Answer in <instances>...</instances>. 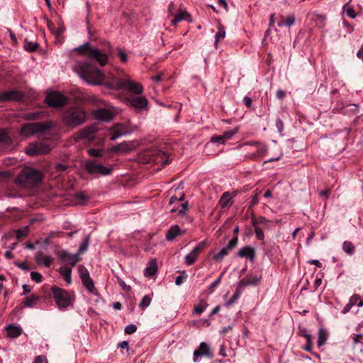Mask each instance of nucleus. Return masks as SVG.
<instances>
[{
	"label": "nucleus",
	"instance_id": "9",
	"mask_svg": "<svg viewBox=\"0 0 363 363\" xmlns=\"http://www.w3.org/2000/svg\"><path fill=\"white\" fill-rule=\"evenodd\" d=\"M78 272L82 284L86 289L89 293L97 295V289L95 287L93 279L90 277L88 269L84 266L80 265L78 268Z\"/></svg>",
	"mask_w": 363,
	"mask_h": 363
},
{
	"label": "nucleus",
	"instance_id": "49",
	"mask_svg": "<svg viewBox=\"0 0 363 363\" xmlns=\"http://www.w3.org/2000/svg\"><path fill=\"white\" fill-rule=\"evenodd\" d=\"M30 278L33 281H35L36 283H40L42 281V275L37 272H31Z\"/></svg>",
	"mask_w": 363,
	"mask_h": 363
},
{
	"label": "nucleus",
	"instance_id": "35",
	"mask_svg": "<svg viewBox=\"0 0 363 363\" xmlns=\"http://www.w3.org/2000/svg\"><path fill=\"white\" fill-rule=\"evenodd\" d=\"M225 37V28L221 26H218V31L215 35V44L216 45L220 41L223 40Z\"/></svg>",
	"mask_w": 363,
	"mask_h": 363
},
{
	"label": "nucleus",
	"instance_id": "54",
	"mask_svg": "<svg viewBox=\"0 0 363 363\" xmlns=\"http://www.w3.org/2000/svg\"><path fill=\"white\" fill-rule=\"evenodd\" d=\"M363 337L362 334H357L352 337L353 345L355 346L359 343H362L361 339Z\"/></svg>",
	"mask_w": 363,
	"mask_h": 363
},
{
	"label": "nucleus",
	"instance_id": "61",
	"mask_svg": "<svg viewBox=\"0 0 363 363\" xmlns=\"http://www.w3.org/2000/svg\"><path fill=\"white\" fill-rule=\"evenodd\" d=\"M118 281L119 285L122 287L123 290L129 291L130 289V286H128L123 280L118 277Z\"/></svg>",
	"mask_w": 363,
	"mask_h": 363
},
{
	"label": "nucleus",
	"instance_id": "44",
	"mask_svg": "<svg viewBox=\"0 0 363 363\" xmlns=\"http://www.w3.org/2000/svg\"><path fill=\"white\" fill-rule=\"evenodd\" d=\"M237 133V129L232 130H228L223 133L222 137L223 138V140L225 142L233 138V135H235Z\"/></svg>",
	"mask_w": 363,
	"mask_h": 363
},
{
	"label": "nucleus",
	"instance_id": "2",
	"mask_svg": "<svg viewBox=\"0 0 363 363\" xmlns=\"http://www.w3.org/2000/svg\"><path fill=\"white\" fill-rule=\"evenodd\" d=\"M106 86L116 90L124 89L134 94H141L143 92V86L131 80L128 76H125L123 79L115 78L112 82H107Z\"/></svg>",
	"mask_w": 363,
	"mask_h": 363
},
{
	"label": "nucleus",
	"instance_id": "28",
	"mask_svg": "<svg viewBox=\"0 0 363 363\" xmlns=\"http://www.w3.org/2000/svg\"><path fill=\"white\" fill-rule=\"evenodd\" d=\"M181 233V230L177 225L170 227L166 233V238L167 240H173L177 235Z\"/></svg>",
	"mask_w": 363,
	"mask_h": 363
},
{
	"label": "nucleus",
	"instance_id": "7",
	"mask_svg": "<svg viewBox=\"0 0 363 363\" xmlns=\"http://www.w3.org/2000/svg\"><path fill=\"white\" fill-rule=\"evenodd\" d=\"M76 50H81L89 59L96 60L101 66H104L108 62V55L97 48H95L88 43L81 45L76 48Z\"/></svg>",
	"mask_w": 363,
	"mask_h": 363
},
{
	"label": "nucleus",
	"instance_id": "15",
	"mask_svg": "<svg viewBox=\"0 0 363 363\" xmlns=\"http://www.w3.org/2000/svg\"><path fill=\"white\" fill-rule=\"evenodd\" d=\"M23 97L21 91L17 90H9L0 93V101L7 102L11 101H19Z\"/></svg>",
	"mask_w": 363,
	"mask_h": 363
},
{
	"label": "nucleus",
	"instance_id": "18",
	"mask_svg": "<svg viewBox=\"0 0 363 363\" xmlns=\"http://www.w3.org/2000/svg\"><path fill=\"white\" fill-rule=\"evenodd\" d=\"M354 306H357L359 307L363 306V299L359 294H353L350 298L348 303L343 308L342 313L343 314L347 313Z\"/></svg>",
	"mask_w": 363,
	"mask_h": 363
},
{
	"label": "nucleus",
	"instance_id": "13",
	"mask_svg": "<svg viewBox=\"0 0 363 363\" xmlns=\"http://www.w3.org/2000/svg\"><path fill=\"white\" fill-rule=\"evenodd\" d=\"M129 104L138 111L146 110L148 106V101L144 96H130L128 99Z\"/></svg>",
	"mask_w": 363,
	"mask_h": 363
},
{
	"label": "nucleus",
	"instance_id": "10",
	"mask_svg": "<svg viewBox=\"0 0 363 363\" xmlns=\"http://www.w3.org/2000/svg\"><path fill=\"white\" fill-rule=\"evenodd\" d=\"M51 146L46 143H36L30 144L26 149V153L30 156L46 154L51 150Z\"/></svg>",
	"mask_w": 363,
	"mask_h": 363
},
{
	"label": "nucleus",
	"instance_id": "46",
	"mask_svg": "<svg viewBox=\"0 0 363 363\" xmlns=\"http://www.w3.org/2000/svg\"><path fill=\"white\" fill-rule=\"evenodd\" d=\"M151 303V298L149 296H145L140 303H139V306L140 308H147L150 306Z\"/></svg>",
	"mask_w": 363,
	"mask_h": 363
},
{
	"label": "nucleus",
	"instance_id": "5",
	"mask_svg": "<svg viewBox=\"0 0 363 363\" xmlns=\"http://www.w3.org/2000/svg\"><path fill=\"white\" fill-rule=\"evenodd\" d=\"M54 126L51 121L27 123L22 126L21 133L25 137H30L38 133H43Z\"/></svg>",
	"mask_w": 363,
	"mask_h": 363
},
{
	"label": "nucleus",
	"instance_id": "37",
	"mask_svg": "<svg viewBox=\"0 0 363 363\" xmlns=\"http://www.w3.org/2000/svg\"><path fill=\"white\" fill-rule=\"evenodd\" d=\"M342 249L346 253L349 255H352L354 252V247L353 244L349 241L344 242L342 245Z\"/></svg>",
	"mask_w": 363,
	"mask_h": 363
},
{
	"label": "nucleus",
	"instance_id": "47",
	"mask_svg": "<svg viewBox=\"0 0 363 363\" xmlns=\"http://www.w3.org/2000/svg\"><path fill=\"white\" fill-rule=\"evenodd\" d=\"M113 150L115 152H128L129 150L128 145L125 143H121L119 145L113 147Z\"/></svg>",
	"mask_w": 363,
	"mask_h": 363
},
{
	"label": "nucleus",
	"instance_id": "56",
	"mask_svg": "<svg viewBox=\"0 0 363 363\" xmlns=\"http://www.w3.org/2000/svg\"><path fill=\"white\" fill-rule=\"evenodd\" d=\"M276 127L279 131V133H281L284 130V123L280 118L277 119L276 121Z\"/></svg>",
	"mask_w": 363,
	"mask_h": 363
},
{
	"label": "nucleus",
	"instance_id": "26",
	"mask_svg": "<svg viewBox=\"0 0 363 363\" xmlns=\"http://www.w3.org/2000/svg\"><path fill=\"white\" fill-rule=\"evenodd\" d=\"M59 272L68 284L72 283V268L70 267L67 265L61 267L59 269Z\"/></svg>",
	"mask_w": 363,
	"mask_h": 363
},
{
	"label": "nucleus",
	"instance_id": "41",
	"mask_svg": "<svg viewBox=\"0 0 363 363\" xmlns=\"http://www.w3.org/2000/svg\"><path fill=\"white\" fill-rule=\"evenodd\" d=\"M253 225L255 226V233L257 239H258L259 240H263L264 238V233L263 230L259 227L256 225L255 222H253Z\"/></svg>",
	"mask_w": 363,
	"mask_h": 363
},
{
	"label": "nucleus",
	"instance_id": "12",
	"mask_svg": "<svg viewBox=\"0 0 363 363\" xmlns=\"http://www.w3.org/2000/svg\"><path fill=\"white\" fill-rule=\"evenodd\" d=\"M205 246L206 242L204 241L198 243L194 247V249L185 256V264L187 266L194 264L196 262L201 252L204 249Z\"/></svg>",
	"mask_w": 363,
	"mask_h": 363
},
{
	"label": "nucleus",
	"instance_id": "58",
	"mask_svg": "<svg viewBox=\"0 0 363 363\" xmlns=\"http://www.w3.org/2000/svg\"><path fill=\"white\" fill-rule=\"evenodd\" d=\"M224 274V272H223L220 276L216 279L215 281H213L211 284L210 285V289H214L216 286H217L221 281V279H222V277L223 276Z\"/></svg>",
	"mask_w": 363,
	"mask_h": 363
},
{
	"label": "nucleus",
	"instance_id": "52",
	"mask_svg": "<svg viewBox=\"0 0 363 363\" xmlns=\"http://www.w3.org/2000/svg\"><path fill=\"white\" fill-rule=\"evenodd\" d=\"M305 337L307 340V344L305 346L304 349H305V350H306L308 352H311L312 350L311 336V335H306Z\"/></svg>",
	"mask_w": 363,
	"mask_h": 363
},
{
	"label": "nucleus",
	"instance_id": "39",
	"mask_svg": "<svg viewBox=\"0 0 363 363\" xmlns=\"http://www.w3.org/2000/svg\"><path fill=\"white\" fill-rule=\"evenodd\" d=\"M207 306V303L202 301L195 306L194 311L196 314H201L206 309Z\"/></svg>",
	"mask_w": 363,
	"mask_h": 363
},
{
	"label": "nucleus",
	"instance_id": "55",
	"mask_svg": "<svg viewBox=\"0 0 363 363\" xmlns=\"http://www.w3.org/2000/svg\"><path fill=\"white\" fill-rule=\"evenodd\" d=\"M186 277L187 275L185 274V272H184L183 274L177 277L175 280L176 285L180 286L183 283L184 279H186Z\"/></svg>",
	"mask_w": 363,
	"mask_h": 363
},
{
	"label": "nucleus",
	"instance_id": "29",
	"mask_svg": "<svg viewBox=\"0 0 363 363\" xmlns=\"http://www.w3.org/2000/svg\"><path fill=\"white\" fill-rule=\"evenodd\" d=\"M7 335L12 338L20 336L22 333V329L15 325H9L6 328Z\"/></svg>",
	"mask_w": 363,
	"mask_h": 363
},
{
	"label": "nucleus",
	"instance_id": "6",
	"mask_svg": "<svg viewBox=\"0 0 363 363\" xmlns=\"http://www.w3.org/2000/svg\"><path fill=\"white\" fill-rule=\"evenodd\" d=\"M42 179L43 175L40 171L31 167H26L18 176L17 181L21 184L33 185L40 182Z\"/></svg>",
	"mask_w": 363,
	"mask_h": 363
},
{
	"label": "nucleus",
	"instance_id": "60",
	"mask_svg": "<svg viewBox=\"0 0 363 363\" xmlns=\"http://www.w3.org/2000/svg\"><path fill=\"white\" fill-rule=\"evenodd\" d=\"M238 237H235L234 238H233L230 242L227 245V246L228 247V248L231 250L232 249H233L237 243H238Z\"/></svg>",
	"mask_w": 363,
	"mask_h": 363
},
{
	"label": "nucleus",
	"instance_id": "63",
	"mask_svg": "<svg viewBox=\"0 0 363 363\" xmlns=\"http://www.w3.org/2000/svg\"><path fill=\"white\" fill-rule=\"evenodd\" d=\"M55 169L57 172H62L66 170L67 166L62 164H57L55 166Z\"/></svg>",
	"mask_w": 363,
	"mask_h": 363
},
{
	"label": "nucleus",
	"instance_id": "40",
	"mask_svg": "<svg viewBox=\"0 0 363 363\" xmlns=\"http://www.w3.org/2000/svg\"><path fill=\"white\" fill-rule=\"evenodd\" d=\"M11 138L8 135L7 133L4 130H0V143H3L4 144H9L11 142Z\"/></svg>",
	"mask_w": 363,
	"mask_h": 363
},
{
	"label": "nucleus",
	"instance_id": "19",
	"mask_svg": "<svg viewBox=\"0 0 363 363\" xmlns=\"http://www.w3.org/2000/svg\"><path fill=\"white\" fill-rule=\"evenodd\" d=\"M94 117L101 121H109L113 118V113L111 111L105 108H100L94 111Z\"/></svg>",
	"mask_w": 363,
	"mask_h": 363
},
{
	"label": "nucleus",
	"instance_id": "45",
	"mask_svg": "<svg viewBox=\"0 0 363 363\" xmlns=\"http://www.w3.org/2000/svg\"><path fill=\"white\" fill-rule=\"evenodd\" d=\"M88 153L92 157H101L103 155V150L91 148L88 150Z\"/></svg>",
	"mask_w": 363,
	"mask_h": 363
},
{
	"label": "nucleus",
	"instance_id": "25",
	"mask_svg": "<svg viewBox=\"0 0 363 363\" xmlns=\"http://www.w3.org/2000/svg\"><path fill=\"white\" fill-rule=\"evenodd\" d=\"M157 270V264L155 259H152L149 262L147 267L145 269L144 275L150 277L156 274Z\"/></svg>",
	"mask_w": 363,
	"mask_h": 363
},
{
	"label": "nucleus",
	"instance_id": "50",
	"mask_svg": "<svg viewBox=\"0 0 363 363\" xmlns=\"http://www.w3.org/2000/svg\"><path fill=\"white\" fill-rule=\"evenodd\" d=\"M38 48V44L35 43L28 42L25 45V49L28 51H35Z\"/></svg>",
	"mask_w": 363,
	"mask_h": 363
},
{
	"label": "nucleus",
	"instance_id": "57",
	"mask_svg": "<svg viewBox=\"0 0 363 363\" xmlns=\"http://www.w3.org/2000/svg\"><path fill=\"white\" fill-rule=\"evenodd\" d=\"M187 210H188V203L184 202L181 204L180 208L178 210V212L179 214L182 215V214H184Z\"/></svg>",
	"mask_w": 363,
	"mask_h": 363
},
{
	"label": "nucleus",
	"instance_id": "21",
	"mask_svg": "<svg viewBox=\"0 0 363 363\" xmlns=\"http://www.w3.org/2000/svg\"><path fill=\"white\" fill-rule=\"evenodd\" d=\"M203 355H211L209 347L205 342H201L199 345V349L194 352V362H196L197 358Z\"/></svg>",
	"mask_w": 363,
	"mask_h": 363
},
{
	"label": "nucleus",
	"instance_id": "34",
	"mask_svg": "<svg viewBox=\"0 0 363 363\" xmlns=\"http://www.w3.org/2000/svg\"><path fill=\"white\" fill-rule=\"evenodd\" d=\"M230 250L226 245L225 247L221 249L217 254L213 256V259L216 261H221L225 256H227Z\"/></svg>",
	"mask_w": 363,
	"mask_h": 363
},
{
	"label": "nucleus",
	"instance_id": "24",
	"mask_svg": "<svg viewBox=\"0 0 363 363\" xmlns=\"http://www.w3.org/2000/svg\"><path fill=\"white\" fill-rule=\"evenodd\" d=\"M173 16H174V18L171 20V23L174 26H176L177 24L182 21H184V20H186L188 21H190L189 19V15L187 13V11L185 10L181 11L179 13H178L175 15H173Z\"/></svg>",
	"mask_w": 363,
	"mask_h": 363
},
{
	"label": "nucleus",
	"instance_id": "38",
	"mask_svg": "<svg viewBox=\"0 0 363 363\" xmlns=\"http://www.w3.org/2000/svg\"><path fill=\"white\" fill-rule=\"evenodd\" d=\"M241 291L239 289H237L232 297L225 303L226 307H230L232 306L240 296Z\"/></svg>",
	"mask_w": 363,
	"mask_h": 363
},
{
	"label": "nucleus",
	"instance_id": "23",
	"mask_svg": "<svg viewBox=\"0 0 363 363\" xmlns=\"http://www.w3.org/2000/svg\"><path fill=\"white\" fill-rule=\"evenodd\" d=\"M262 277L260 275H252L247 279H242L240 281L241 286H255L261 280Z\"/></svg>",
	"mask_w": 363,
	"mask_h": 363
},
{
	"label": "nucleus",
	"instance_id": "27",
	"mask_svg": "<svg viewBox=\"0 0 363 363\" xmlns=\"http://www.w3.org/2000/svg\"><path fill=\"white\" fill-rule=\"evenodd\" d=\"M238 255L240 257H247L250 260H253L255 258V250L249 246H245L240 250Z\"/></svg>",
	"mask_w": 363,
	"mask_h": 363
},
{
	"label": "nucleus",
	"instance_id": "62",
	"mask_svg": "<svg viewBox=\"0 0 363 363\" xmlns=\"http://www.w3.org/2000/svg\"><path fill=\"white\" fill-rule=\"evenodd\" d=\"M118 55H119V57H120V60L123 62H126L127 60H128V56L126 55L125 52H124L123 51H122L121 50H118Z\"/></svg>",
	"mask_w": 363,
	"mask_h": 363
},
{
	"label": "nucleus",
	"instance_id": "16",
	"mask_svg": "<svg viewBox=\"0 0 363 363\" xmlns=\"http://www.w3.org/2000/svg\"><path fill=\"white\" fill-rule=\"evenodd\" d=\"M242 146H251L254 147L256 149L255 152H252L250 155L251 158L261 157L267 151V146L264 144L259 143L257 142L247 143L243 144Z\"/></svg>",
	"mask_w": 363,
	"mask_h": 363
},
{
	"label": "nucleus",
	"instance_id": "64",
	"mask_svg": "<svg viewBox=\"0 0 363 363\" xmlns=\"http://www.w3.org/2000/svg\"><path fill=\"white\" fill-rule=\"evenodd\" d=\"M34 363H48V362L45 357L38 356L35 358Z\"/></svg>",
	"mask_w": 363,
	"mask_h": 363
},
{
	"label": "nucleus",
	"instance_id": "11",
	"mask_svg": "<svg viewBox=\"0 0 363 363\" xmlns=\"http://www.w3.org/2000/svg\"><path fill=\"white\" fill-rule=\"evenodd\" d=\"M45 102L52 107L59 108L67 103V98L59 92H51L45 98Z\"/></svg>",
	"mask_w": 363,
	"mask_h": 363
},
{
	"label": "nucleus",
	"instance_id": "20",
	"mask_svg": "<svg viewBox=\"0 0 363 363\" xmlns=\"http://www.w3.org/2000/svg\"><path fill=\"white\" fill-rule=\"evenodd\" d=\"M35 259L40 265H44L46 267H50L53 258L51 256L45 255L43 252H37L35 254Z\"/></svg>",
	"mask_w": 363,
	"mask_h": 363
},
{
	"label": "nucleus",
	"instance_id": "36",
	"mask_svg": "<svg viewBox=\"0 0 363 363\" xmlns=\"http://www.w3.org/2000/svg\"><path fill=\"white\" fill-rule=\"evenodd\" d=\"M39 297L35 295H32L29 297L26 298L23 303L27 307H33L37 301H38Z\"/></svg>",
	"mask_w": 363,
	"mask_h": 363
},
{
	"label": "nucleus",
	"instance_id": "3",
	"mask_svg": "<svg viewBox=\"0 0 363 363\" xmlns=\"http://www.w3.org/2000/svg\"><path fill=\"white\" fill-rule=\"evenodd\" d=\"M86 118L85 111L79 106L68 108L63 114V123L71 128H75L84 123Z\"/></svg>",
	"mask_w": 363,
	"mask_h": 363
},
{
	"label": "nucleus",
	"instance_id": "1",
	"mask_svg": "<svg viewBox=\"0 0 363 363\" xmlns=\"http://www.w3.org/2000/svg\"><path fill=\"white\" fill-rule=\"evenodd\" d=\"M74 70L80 78L92 85H99L105 79L104 73L99 68L86 62H77Z\"/></svg>",
	"mask_w": 363,
	"mask_h": 363
},
{
	"label": "nucleus",
	"instance_id": "22",
	"mask_svg": "<svg viewBox=\"0 0 363 363\" xmlns=\"http://www.w3.org/2000/svg\"><path fill=\"white\" fill-rule=\"evenodd\" d=\"M296 22V17L294 15H289L285 19L283 16L279 17L278 26L281 28L284 26L291 27Z\"/></svg>",
	"mask_w": 363,
	"mask_h": 363
},
{
	"label": "nucleus",
	"instance_id": "8",
	"mask_svg": "<svg viewBox=\"0 0 363 363\" xmlns=\"http://www.w3.org/2000/svg\"><path fill=\"white\" fill-rule=\"evenodd\" d=\"M84 168L89 174L94 175L107 176L113 172L112 167L104 166L95 160H86L84 162Z\"/></svg>",
	"mask_w": 363,
	"mask_h": 363
},
{
	"label": "nucleus",
	"instance_id": "14",
	"mask_svg": "<svg viewBox=\"0 0 363 363\" xmlns=\"http://www.w3.org/2000/svg\"><path fill=\"white\" fill-rule=\"evenodd\" d=\"M59 258L62 262L71 267L75 264L80 260L79 254H72L66 250H62L58 254Z\"/></svg>",
	"mask_w": 363,
	"mask_h": 363
},
{
	"label": "nucleus",
	"instance_id": "32",
	"mask_svg": "<svg viewBox=\"0 0 363 363\" xmlns=\"http://www.w3.org/2000/svg\"><path fill=\"white\" fill-rule=\"evenodd\" d=\"M125 134V131L123 130V125H118L116 127V129L114 130L113 133L111 135L110 140H115Z\"/></svg>",
	"mask_w": 363,
	"mask_h": 363
},
{
	"label": "nucleus",
	"instance_id": "17",
	"mask_svg": "<svg viewBox=\"0 0 363 363\" xmlns=\"http://www.w3.org/2000/svg\"><path fill=\"white\" fill-rule=\"evenodd\" d=\"M96 128L94 126H88L81 130L78 133L77 138L87 140L89 141L93 140L95 138V133Z\"/></svg>",
	"mask_w": 363,
	"mask_h": 363
},
{
	"label": "nucleus",
	"instance_id": "59",
	"mask_svg": "<svg viewBox=\"0 0 363 363\" xmlns=\"http://www.w3.org/2000/svg\"><path fill=\"white\" fill-rule=\"evenodd\" d=\"M346 14L350 17L352 19H354L356 17V13H354V11L351 7H347L345 9Z\"/></svg>",
	"mask_w": 363,
	"mask_h": 363
},
{
	"label": "nucleus",
	"instance_id": "33",
	"mask_svg": "<svg viewBox=\"0 0 363 363\" xmlns=\"http://www.w3.org/2000/svg\"><path fill=\"white\" fill-rule=\"evenodd\" d=\"M89 196L86 195L84 192H79L74 194V199L77 204L83 205L85 204L88 200Z\"/></svg>",
	"mask_w": 363,
	"mask_h": 363
},
{
	"label": "nucleus",
	"instance_id": "53",
	"mask_svg": "<svg viewBox=\"0 0 363 363\" xmlns=\"http://www.w3.org/2000/svg\"><path fill=\"white\" fill-rule=\"evenodd\" d=\"M177 5L174 1H171L168 6L167 11L169 16H173L174 12L176 11Z\"/></svg>",
	"mask_w": 363,
	"mask_h": 363
},
{
	"label": "nucleus",
	"instance_id": "51",
	"mask_svg": "<svg viewBox=\"0 0 363 363\" xmlns=\"http://www.w3.org/2000/svg\"><path fill=\"white\" fill-rule=\"evenodd\" d=\"M137 330V327L134 324H130L125 328V333L126 334H133Z\"/></svg>",
	"mask_w": 363,
	"mask_h": 363
},
{
	"label": "nucleus",
	"instance_id": "30",
	"mask_svg": "<svg viewBox=\"0 0 363 363\" xmlns=\"http://www.w3.org/2000/svg\"><path fill=\"white\" fill-rule=\"evenodd\" d=\"M328 333L327 330L324 328L319 329L318 338V341H317L318 346L320 347H322L323 345H324L328 340Z\"/></svg>",
	"mask_w": 363,
	"mask_h": 363
},
{
	"label": "nucleus",
	"instance_id": "43",
	"mask_svg": "<svg viewBox=\"0 0 363 363\" xmlns=\"http://www.w3.org/2000/svg\"><path fill=\"white\" fill-rule=\"evenodd\" d=\"M89 246V237H87L79 245L78 253L80 256L84 252H85Z\"/></svg>",
	"mask_w": 363,
	"mask_h": 363
},
{
	"label": "nucleus",
	"instance_id": "48",
	"mask_svg": "<svg viewBox=\"0 0 363 363\" xmlns=\"http://www.w3.org/2000/svg\"><path fill=\"white\" fill-rule=\"evenodd\" d=\"M211 142L218 145H223L225 143L222 135H214L211 137Z\"/></svg>",
	"mask_w": 363,
	"mask_h": 363
},
{
	"label": "nucleus",
	"instance_id": "42",
	"mask_svg": "<svg viewBox=\"0 0 363 363\" xmlns=\"http://www.w3.org/2000/svg\"><path fill=\"white\" fill-rule=\"evenodd\" d=\"M29 229L28 227L26 226L23 229H18L16 231V235L17 239H21L28 234Z\"/></svg>",
	"mask_w": 363,
	"mask_h": 363
},
{
	"label": "nucleus",
	"instance_id": "31",
	"mask_svg": "<svg viewBox=\"0 0 363 363\" xmlns=\"http://www.w3.org/2000/svg\"><path fill=\"white\" fill-rule=\"evenodd\" d=\"M231 196L228 192H225L219 200V204L222 208H226L232 205Z\"/></svg>",
	"mask_w": 363,
	"mask_h": 363
},
{
	"label": "nucleus",
	"instance_id": "4",
	"mask_svg": "<svg viewBox=\"0 0 363 363\" xmlns=\"http://www.w3.org/2000/svg\"><path fill=\"white\" fill-rule=\"evenodd\" d=\"M55 303L59 309L62 310L72 305L73 296L66 290L54 286L51 288Z\"/></svg>",
	"mask_w": 363,
	"mask_h": 363
}]
</instances>
